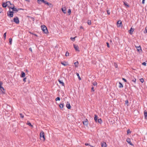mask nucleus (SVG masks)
I'll use <instances>...</instances> for the list:
<instances>
[{
    "label": "nucleus",
    "instance_id": "052dcab7",
    "mask_svg": "<svg viewBox=\"0 0 147 147\" xmlns=\"http://www.w3.org/2000/svg\"><path fill=\"white\" fill-rule=\"evenodd\" d=\"M25 1H26L27 2H29L30 1V0H25Z\"/></svg>",
    "mask_w": 147,
    "mask_h": 147
},
{
    "label": "nucleus",
    "instance_id": "a211bd4d",
    "mask_svg": "<svg viewBox=\"0 0 147 147\" xmlns=\"http://www.w3.org/2000/svg\"><path fill=\"white\" fill-rule=\"evenodd\" d=\"M64 106V104L63 103H60L59 105V107L61 109H62Z\"/></svg>",
    "mask_w": 147,
    "mask_h": 147
},
{
    "label": "nucleus",
    "instance_id": "de8ad7c7",
    "mask_svg": "<svg viewBox=\"0 0 147 147\" xmlns=\"http://www.w3.org/2000/svg\"><path fill=\"white\" fill-rule=\"evenodd\" d=\"M61 63L63 65H64V66H66L67 65L66 64H65V63H63V62H61Z\"/></svg>",
    "mask_w": 147,
    "mask_h": 147
},
{
    "label": "nucleus",
    "instance_id": "ddd939ff",
    "mask_svg": "<svg viewBox=\"0 0 147 147\" xmlns=\"http://www.w3.org/2000/svg\"><path fill=\"white\" fill-rule=\"evenodd\" d=\"M25 76V74L24 72L22 71L21 72V74L20 75V77L21 78H24Z\"/></svg>",
    "mask_w": 147,
    "mask_h": 147
},
{
    "label": "nucleus",
    "instance_id": "79ce46f5",
    "mask_svg": "<svg viewBox=\"0 0 147 147\" xmlns=\"http://www.w3.org/2000/svg\"><path fill=\"white\" fill-rule=\"evenodd\" d=\"M62 11L64 13H66L67 12V10H62Z\"/></svg>",
    "mask_w": 147,
    "mask_h": 147
},
{
    "label": "nucleus",
    "instance_id": "603ef678",
    "mask_svg": "<svg viewBox=\"0 0 147 147\" xmlns=\"http://www.w3.org/2000/svg\"><path fill=\"white\" fill-rule=\"evenodd\" d=\"M26 78H24L23 79V81L24 82H26Z\"/></svg>",
    "mask_w": 147,
    "mask_h": 147
},
{
    "label": "nucleus",
    "instance_id": "6e6552de",
    "mask_svg": "<svg viewBox=\"0 0 147 147\" xmlns=\"http://www.w3.org/2000/svg\"><path fill=\"white\" fill-rule=\"evenodd\" d=\"M74 47L76 51L78 52H79L80 50L79 48L78 45H74Z\"/></svg>",
    "mask_w": 147,
    "mask_h": 147
},
{
    "label": "nucleus",
    "instance_id": "4be33fe9",
    "mask_svg": "<svg viewBox=\"0 0 147 147\" xmlns=\"http://www.w3.org/2000/svg\"><path fill=\"white\" fill-rule=\"evenodd\" d=\"M27 124L28 125L30 126L33 127V125L31 124V123L29 122V121H27Z\"/></svg>",
    "mask_w": 147,
    "mask_h": 147
},
{
    "label": "nucleus",
    "instance_id": "5701e85b",
    "mask_svg": "<svg viewBox=\"0 0 147 147\" xmlns=\"http://www.w3.org/2000/svg\"><path fill=\"white\" fill-rule=\"evenodd\" d=\"M119 88H120L123 87V84H122V83H121L119 82Z\"/></svg>",
    "mask_w": 147,
    "mask_h": 147
},
{
    "label": "nucleus",
    "instance_id": "69168bd1",
    "mask_svg": "<svg viewBox=\"0 0 147 147\" xmlns=\"http://www.w3.org/2000/svg\"><path fill=\"white\" fill-rule=\"evenodd\" d=\"M35 35L36 36H37V34H35Z\"/></svg>",
    "mask_w": 147,
    "mask_h": 147
},
{
    "label": "nucleus",
    "instance_id": "473e14b6",
    "mask_svg": "<svg viewBox=\"0 0 147 147\" xmlns=\"http://www.w3.org/2000/svg\"><path fill=\"white\" fill-rule=\"evenodd\" d=\"M12 39L11 38H10L9 39V42L10 45L12 43Z\"/></svg>",
    "mask_w": 147,
    "mask_h": 147
},
{
    "label": "nucleus",
    "instance_id": "f3484780",
    "mask_svg": "<svg viewBox=\"0 0 147 147\" xmlns=\"http://www.w3.org/2000/svg\"><path fill=\"white\" fill-rule=\"evenodd\" d=\"M136 48H137V50L138 51L140 52V50L142 51V49L140 46L138 47L135 46Z\"/></svg>",
    "mask_w": 147,
    "mask_h": 147
},
{
    "label": "nucleus",
    "instance_id": "bb28decb",
    "mask_svg": "<svg viewBox=\"0 0 147 147\" xmlns=\"http://www.w3.org/2000/svg\"><path fill=\"white\" fill-rule=\"evenodd\" d=\"M144 113L145 117V118H146V117H147V112H146V111L145 110L144 111Z\"/></svg>",
    "mask_w": 147,
    "mask_h": 147
},
{
    "label": "nucleus",
    "instance_id": "c85d7f7f",
    "mask_svg": "<svg viewBox=\"0 0 147 147\" xmlns=\"http://www.w3.org/2000/svg\"><path fill=\"white\" fill-rule=\"evenodd\" d=\"M98 123H99L101 124L102 122V119H98Z\"/></svg>",
    "mask_w": 147,
    "mask_h": 147
},
{
    "label": "nucleus",
    "instance_id": "4c0bfd02",
    "mask_svg": "<svg viewBox=\"0 0 147 147\" xmlns=\"http://www.w3.org/2000/svg\"><path fill=\"white\" fill-rule=\"evenodd\" d=\"M93 85L94 86H96L97 85V83L96 82H94L92 83Z\"/></svg>",
    "mask_w": 147,
    "mask_h": 147
},
{
    "label": "nucleus",
    "instance_id": "f704fd0d",
    "mask_svg": "<svg viewBox=\"0 0 147 147\" xmlns=\"http://www.w3.org/2000/svg\"><path fill=\"white\" fill-rule=\"evenodd\" d=\"M144 33H147V27H146L145 30L144 31Z\"/></svg>",
    "mask_w": 147,
    "mask_h": 147
},
{
    "label": "nucleus",
    "instance_id": "4468645a",
    "mask_svg": "<svg viewBox=\"0 0 147 147\" xmlns=\"http://www.w3.org/2000/svg\"><path fill=\"white\" fill-rule=\"evenodd\" d=\"M102 147H107L106 143L105 142H103L101 143Z\"/></svg>",
    "mask_w": 147,
    "mask_h": 147
},
{
    "label": "nucleus",
    "instance_id": "6ab92c4d",
    "mask_svg": "<svg viewBox=\"0 0 147 147\" xmlns=\"http://www.w3.org/2000/svg\"><path fill=\"white\" fill-rule=\"evenodd\" d=\"M3 7H5L7 6V4L6 3H3L2 4Z\"/></svg>",
    "mask_w": 147,
    "mask_h": 147
},
{
    "label": "nucleus",
    "instance_id": "58836bf2",
    "mask_svg": "<svg viewBox=\"0 0 147 147\" xmlns=\"http://www.w3.org/2000/svg\"><path fill=\"white\" fill-rule=\"evenodd\" d=\"M60 100V98L59 97H57V98H56L55 99V100L56 101H57V100Z\"/></svg>",
    "mask_w": 147,
    "mask_h": 147
},
{
    "label": "nucleus",
    "instance_id": "f257e3e1",
    "mask_svg": "<svg viewBox=\"0 0 147 147\" xmlns=\"http://www.w3.org/2000/svg\"><path fill=\"white\" fill-rule=\"evenodd\" d=\"M41 28L42 30L44 33L46 34H47L49 32L48 30L47 29V27L46 26H45L44 25H41Z\"/></svg>",
    "mask_w": 147,
    "mask_h": 147
},
{
    "label": "nucleus",
    "instance_id": "13d9d810",
    "mask_svg": "<svg viewBox=\"0 0 147 147\" xmlns=\"http://www.w3.org/2000/svg\"><path fill=\"white\" fill-rule=\"evenodd\" d=\"M94 120L96 122V123L98 122V120H97V119Z\"/></svg>",
    "mask_w": 147,
    "mask_h": 147
},
{
    "label": "nucleus",
    "instance_id": "09e8293b",
    "mask_svg": "<svg viewBox=\"0 0 147 147\" xmlns=\"http://www.w3.org/2000/svg\"><path fill=\"white\" fill-rule=\"evenodd\" d=\"M107 47L109 48L110 47L109 43L108 42H107Z\"/></svg>",
    "mask_w": 147,
    "mask_h": 147
},
{
    "label": "nucleus",
    "instance_id": "412c9836",
    "mask_svg": "<svg viewBox=\"0 0 147 147\" xmlns=\"http://www.w3.org/2000/svg\"><path fill=\"white\" fill-rule=\"evenodd\" d=\"M6 3L7 4V6L8 7L9 6H11V2L9 1L7 2Z\"/></svg>",
    "mask_w": 147,
    "mask_h": 147
},
{
    "label": "nucleus",
    "instance_id": "a18cd8bd",
    "mask_svg": "<svg viewBox=\"0 0 147 147\" xmlns=\"http://www.w3.org/2000/svg\"><path fill=\"white\" fill-rule=\"evenodd\" d=\"M20 117L22 118H23L24 117V115H23L22 114V113H20Z\"/></svg>",
    "mask_w": 147,
    "mask_h": 147
},
{
    "label": "nucleus",
    "instance_id": "ea45409f",
    "mask_svg": "<svg viewBox=\"0 0 147 147\" xmlns=\"http://www.w3.org/2000/svg\"><path fill=\"white\" fill-rule=\"evenodd\" d=\"M107 12L108 15H109L110 14V11L109 10H107Z\"/></svg>",
    "mask_w": 147,
    "mask_h": 147
},
{
    "label": "nucleus",
    "instance_id": "aec40b11",
    "mask_svg": "<svg viewBox=\"0 0 147 147\" xmlns=\"http://www.w3.org/2000/svg\"><path fill=\"white\" fill-rule=\"evenodd\" d=\"M124 4L126 8H128L129 7V5L128 3L125 2H124Z\"/></svg>",
    "mask_w": 147,
    "mask_h": 147
},
{
    "label": "nucleus",
    "instance_id": "7c9ffc66",
    "mask_svg": "<svg viewBox=\"0 0 147 147\" xmlns=\"http://www.w3.org/2000/svg\"><path fill=\"white\" fill-rule=\"evenodd\" d=\"M131 79H132V81L134 82V83H136V78H134V79H133V78L132 77L131 78Z\"/></svg>",
    "mask_w": 147,
    "mask_h": 147
},
{
    "label": "nucleus",
    "instance_id": "20e7f679",
    "mask_svg": "<svg viewBox=\"0 0 147 147\" xmlns=\"http://www.w3.org/2000/svg\"><path fill=\"white\" fill-rule=\"evenodd\" d=\"M13 12L10 10L7 12V15L10 17H12L13 16Z\"/></svg>",
    "mask_w": 147,
    "mask_h": 147
},
{
    "label": "nucleus",
    "instance_id": "6e6d98bb",
    "mask_svg": "<svg viewBox=\"0 0 147 147\" xmlns=\"http://www.w3.org/2000/svg\"><path fill=\"white\" fill-rule=\"evenodd\" d=\"M145 1V0H142V4H144V3Z\"/></svg>",
    "mask_w": 147,
    "mask_h": 147
},
{
    "label": "nucleus",
    "instance_id": "f8f14e48",
    "mask_svg": "<svg viewBox=\"0 0 147 147\" xmlns=\"http://www.w3.org/2000/svg\"><path fill=\"white\" fill-rule=\"evenodd\" d=\"M67 108L68 109H70L71 108V106L69 102H67V103L66 105Z\"/></svg>",
    "mask_w": 147,
    "mask_h": 147
},
{
    "label": "nucleus",
    "instance_id": "bf43d9fd",
    "mask_svg": "<svg viewBox=\"0 0 147 147\" xmlns=\"http://www.w3.org/2000/svg\"><path fill=\"white\" fill-rule=\"evenodd\" d=\"M29 50L31 51H32V48H30L29 49Z\"/></svg>",
    "mask_w": 147,
    "mask_h": 147
},
{
    "label": "nucleus",
    "instance_id": "c756f323",
    "mask_svg": "<svg viewBox=\"0 0 147 147\" xmlns=\"http://www.w3.org/2000/svg\"><path fill=\"white\" fill-rule=\"evenodd\" d=\"M3 84V83L2 82L0 81V88H1V89H3V88L1 86V85H2V84Z\"/></svg>",
    "mask_w": 147,
    "mask_h": 147
},
{
    "label": "nucleus",
    "instance_id": "4d7b16f0",
    "mask_svg": "<svg viewBox=\"0 0 147 147\" xmlns=\"http://www.w3.org/2000/svg\"><path fill=\"white\" fill-rule=\"evenodd\" d=\"M115 66L116 68H117V65L116 64H115Z\"/></svg>",
    "mask_w": 147,
    "mask_h": 147
},
{
    "label": "nucleus",
    "instance_id": "cd10ccee",
    "mask_svg": "<svg viewBox=\"0 0 147 147\" xmlns=\"http://www.w3.org/2000/svg\"><path fill=\"white\" fill-rule=\"evenodd\" d=\"M125 105H126L127 106H128L129 105V102H128V100H127L125 101Z\"/></svg>",
    "mask_w": 147,
    "mask_h": 147
},
{
    "label": "nucleus",
    "instance_id": "a878e982",
    "mask_svg": "<svg viewBox=\"0 0 147 147\" xmlns=\"http://www.w3.org/2000/svg\"><path fill=\"white\" fill-rule=\"evenodd\" d=\"M87 23L88 25H91V20H88L87 22Z\"/></svg>",
    "mask_w": 147,
    "mask_h": 147
},
{
    "label": "nucleus",
    "instance_id": "7ed1b4c3",
    "mask_svg": "<svg viewBox=\"0 0 147 147\" xmlns=\"http://www.w3.org/2000/svg\"><path fill=\"white\" fill-rule=\"evenodd\" d=\"M37 2L39 4H41V3H43L45 4H47L48 5H49V3L44 0H38Z\"/></svg>",
    "mask_w": 147,
    "mask_h": 147
},
{
    "label": "nucleus",
    "instance_id": "5fc2aeb1",
    "mask_svg": "<svg viewBox=\"0 0 147 147\" xmlns=\"http://www.w3.org/2000/svg\"><path fill=\"white\" fill-rule=\"evenodd\" d=\"M12 10L13 11H16V13L19 10Z\"/></svg>",
    "mask_w": 147,
    "mask_h": 147
},
{
    "label": "nucleus",
    "instance_id": "72a5a7b5",
    "mask_svg": "<svg viewBox=\"0 0 147 147\" xmlns=\"http://www.w3.org/2000/svg\"><path fill=\"white\" fill-rule=\"evenodd\" d=\"M77 36H75L74 37H71L70 38L73 41H74L75 40V38Z\"/></svg>",
    "mask_w": 147,
    "mask_h": 147
},
{
    "label": "nucleus",
    "instance_id": "9d476101",
    "mask_svg": "<svg viewBox=\"0 0 147 147\" xmlns=\"http://www.w3.org/2000/svg\"><path fill=\"white\" fill-rule=\"evenodd\" d=\"M5 93V89L3 88V89L0 88V94H4Z\"/></svg>",
    "mask_w": 147,
    "mask_h": 147
},
{
    "label": "nucleus",
    "instance_id": "b1692460",
    "mask_svg": "<svg viewBox=\"0 0 147 147\" xmlns=\"http://www.w3.org/2000/svg\"><path fill=\"white\" fill-rule=\"evenodd\" d=\"M76 75H77V76L78 77V79L80 80H81V78L80 77V76H79V74L76 72Z\"/></svg>",
    "mask_w": 147,
    "mask_h": 147
},
{
    "label": "nucleus",
    "instance_id": "8fccbe9b",
    "mask_svg": "<svg viewBox=\"0 0 147 147\" xmlns=\"http://www.w3.org/2000/svg\"><path fill=\"white\" fill-rule=\"evenodd\" d=\"M142 64L144 65V66H146V63L145 62H143L142 63Z\"/></svg>",
    "mask_w": 147,
    "mask_h": 147
},
{
    "label": "nucleus",
    "instance_id": "3c124183",
    "mask_svg": "<svg viewBox=\"0 0 147 147\" xmlns=\"http://www.w3.org/2000/svg\"><path fill=\"white\" fill-rule=\"evenodd\" d=\"M122 80H123L125 82H127V80L124 78H122Z\"/></svg>",
    "mask_w": 147,
    "mask_h": 147
},
{
    "label": "nucleus",
    "instance_id": "680f3d73",
    "mask_svg": "<svg viewBox=\"0 0 147 147\" xmlns=\"http://www.w3.org/2000/svg\"><path fill=\"white\" fill-rule=\"evenodd\" d=\"M1 11H0V13L1 12H2V11H1L2 10H0Z\"/></svg>",
    "mask_w": 147,
    "mask_h": 147
},
{
    "label": "nucleus",
    "instance_id": "c9c22d12",
    "mask_svg": "<svg viewBox=\"0 0 147 147\" xmlns=\"http://www.w3.org/2000/svg\"><path fill=\"white\" fill-rule=\"evenodd\" d=\"M65 55L66 57H67L69 56V53L68 51H66V54Z\"/></svg>",
    "mask_w": 147,
    "mask_h": 147
},
{
    "label": "nucleus",
    "instance_id": "f03ea898",
    "mask_svg": "<svg viewBox=\"0 0 147 147\" xmlns=\"http://www.w3.org/2000/svg\"><path fill=\"white\" fill-rule=\"evenodd\" d=\"M40 139L44 141H45V140L44 132L42 131H41L40 133Z\"/></svg>",
    "mask_w": 147,
    "mask_h": 147
},
{
    "label": "nucleus",
    "instance_id": "e433bc0d",
    "mask_svg": "<svg viewBox=\"0 0 147 147\" xmlns=\"http://www.w3.org/2000/svg\"><path fill=\"white\" fill-rule=\"evenodd\" d=\"M85 145L86 146H91V147H94V146H91V145H90V144H89L88 143H85Z\"/></svg>",
    "mask_w": 147,
    "mask_h": 147
},
{
    "label": "nucleus",
    "instance_id": "0e129e2a",
    "mask_svg": "<svg viewBox=\"0 0 147 147\" xmlns=\"http://www.w3.org/2000/svg\"><path fill=\"white\" fill-rule=\"evenodd\" d=\"M22 9V8H20V9Z\"/></svg>",
    "mask_w": 147,
    "mask_h": 147
},
{
    "label": "nucleus",
    "instance_id": "dca6fc26",
    "mask_svg": "<svg viewBox=\"0 0 147 147\" xmlns=\"http://www.w3.org/2000/svg\"><path fill=\"white\" fill-rule=\"evenodd\" d=\"M134 29L133 28H130V30H129V34H133V32H134Z\"/></svg>",
    "mask_w": 147,
    "mask_h": 147
},
{
    "label": "nucleus",
    "instance_id": "e2e57ef3",
    "mask_svg": "<svg viewBox=\"0 0 147 147\" xmlns=\"http://www.w3.org/2000/svg\"><path fill=\"white\" fill-rule=\"evenodd\" d=\"M80 28H83V27H82V26H81V27H80Z\"/></svg>",
    "mask_w": 147,
    "mask_h": 147
},
{
    "label": "nucleus",
    "instance_id": "a19ab883",
    "mask_svg": "<svg viewBox=\"0 0 147 147\" xmlns=\"http://www.w3.org/2000/svg\"><path fill=\"white\" fill-rule=\"evenodd\" d=\"M140 81L142 82L143 83L144 82V80L143 78H141L140 79Z\"/></svg>",
    "mask_w": 147,
    "mask_h": 147
},
{
    "label": "nucleus",
    "instance_id": "2f4dec72",
    "mask_svg": "<svg viewBox=\"0 0 147 147\" xmlns=\"http://www.w3.org/2000/svg\"><path fill=\"white\" fill-rule=\"evenodd\" d=\"M127 134H131V131H130V130L129 129H128L127 130Z\"/></svg>",
    "mask_w": 147,
    "mask_h": 147
},
{
    "label": "nucleus",
    "instance_id": "39448f33",
    "mask_svg": "<svg viewBox=\"0 0 147 147\" xmlns=\"http://www.w3.org/2000/svg\"><path fill=\"white\" fill-rule=\"evenodd\" d=\"M82 123L84 125L86 126H88V120L87 119H86L85 120L83 121Z\"/></svg>",
    "mask_w": 147,
    "mask_h": 147
},
{
    "label": "nucleus",
    "instance_id": "c03bdc74",
    "mask_svg": "<svg viewBox=\"0 0 147 147\" xmlns=\"http://www.w3.org/2000/svg\"><path fill=\"white\" fill-rule=\"evenodd\" d=\"M67 12L68 13V15H70L71 13V10H68Z\"/></svg>",
    "mask_w": 147,
    "mask_h": 147
},
{
    "label": "nucleus",
    "instance_id": "0eeeda50",
    "mask_svg": "<svg viewBox=\"0 0 147 147\" xmlns=\"http://www.w3.org/2000/svg\"><path fill=\"white\" fill-rule=\"evenodd\" d=\"M13 21L16 24H18L19 23V18L17 17L13 18Z\"/></svg>",
    "mask_w": 147,
    "mask_h": 147
},
{
    "label": "nucleus",
    "instance_id": "9b49d317",
    "mask_svg": "<svg viewBox=\"0 0 147 147\" xmlns=\"http://www.w3.org/2000/svg\"><path fill=\"white\" fill-rule=\"evenodd\" d=\"M8 8H9V9H17L16 8H15L14 5L11 4V6H9Z\"/></svg>",
    "mask_w": 147,
    "mask_h": 147
},
{
    "label": "nucleus",
    "instance_id": "49530a36",
    "mask_svg": "<svg viewBox=\"0 0 147 147\" xmlns=\"http://www.w3.org/2000/svg\"><path fill=\"white\" fill-rule=\"evenodd\" d=\"M6 32L4 33L3 34V37H4V38H5V39L6 38Z\"/></svg>",
    "mask_w": 147,
    "mask_h": 147
},
{
    "label": "nucleus",
    "instance_id": "864d4df0",
    "mask_svg": "<svg viewBox=\"0 0 147 147\" xmlns=\"http://www.w3.org/2000/svg\"><path fill=\"white\" fill-rule=\"evenodd\" d=\"M93 92L94 91V87L93 86L91 88Z\"/></svg>",
    "mask_w": 147,
    "mask_h": 147
},
{
    "label": "nucleus",
    "instance_id": "423d86ee",
    "mask_svg": "<svg viewBox=\"0 0 147 147\" xmlns=\"http://www.w3.org/2000/svg\"><path fill=\"white\" fill-rule=\"evenodd\" d=\"M117 24L118 27H120L123 26L121 21L120 20L117 22Z\"/></svg>",
    "mask_w": 147,
    "mask_h": 147
},
{
    "label": "nucleus",
    "instance_id": "1a4fd4ad",
    "mask_svg": "<svg viewBox=\"0 0 147 147\" xmlns=\"http://www.w3.org/2000/svg\"><path fill=\"white\" fill-rule=\"evenodd\" d=\"M126 141L127 142L129 143L130 145L133 146L134 144H132L131 141L130 139L129 138H128L126 140Z\"/></svg>",
    "mask_w": 147,
    "mask_h": 147
},
{
    "label": "nucleus",
    "instance_id": "37998d69",
    "mask_svg": "<svg viewBox=\"0 0 147 147\" xmlns=\"http://www.w3.org/2000/svg\"><path fill=\"white\" fill-rule=\"evenodd\" d=\"M98 116L96 115H94V120H95L96 119H97Z\"/></svg>",
    "mask_w": 147,
    "mask_h": 147
},
{
    "label": "nucleus",
    "instance_id": "393cba45",
    "mask_svg": "<svg viewBox=\"0 0 147 147\" xmlns=\"http://www.w3.org/2000/svg\"><path fill=\"white\" fill-rule=\"evenodd\" d=\"M78 61H77L74 63L75 66L76 67H78Z\"/></svg>",
    "mask_w": 147,
    "mask_h": 147
},
{
    "label": "nucleus",
    "instance_id": "2eb2a0df",
    "mask_svg": "<svg viewBox=\"0 0 147 147\" xmlns=\"http://www.w3.org/2000/svg\"><path fill=\"white\" fill-rule=\"evenodd\" d=\"M58 81L59 83L61 84L62 86H64V84L62 80H61L59 79Z\"/></svg>",
    "mask_w": 147,
    "mask_h": 147
}]
</instances>
